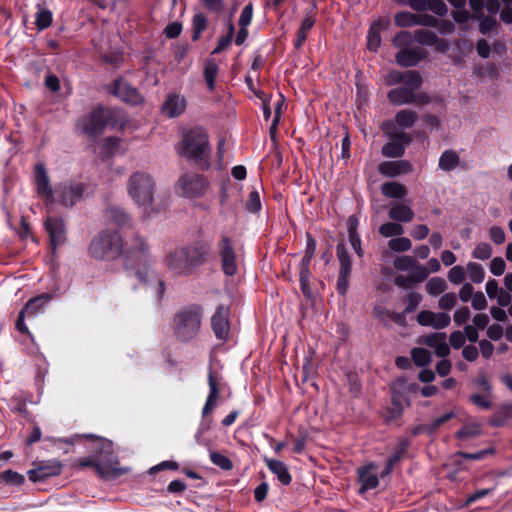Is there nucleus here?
Here are the masks:
<instances>
[{
	"label": "nucleus",
	"instance_id": "21",
	"mask_svg": "<svg viewBox=\"0 0 512 512\" xmlns=\"http://www.w3.org/2000/svg\"><path fill=\"white\" fill-rule=\"evenodd\" d=\"M113 93L121 100L130 104H137L141 102V96L137 90L131 87L128 83L120 80L115 82Z\"/></svg>",
	"mask_w": 512,
	"mask_h": 512
},
{
	"label": "nucleus",
	"instance_id": "56",
	"mask_svg": "<svg viewBox=\"0 0 512 512\" xmlns=\"http://www.w3.org/2000/svg\"><path fill=\"white\" fill-rule=\"evenodd\" d=\"M210 459L214 465H216L224 470H229L232 468V462L226 456H224L220 453H217L215 451H210Z\"/></svg>",
	"mask_w": 512,
	"mask_h": 512
},
{
	"label": "nucleus",
	"instance_id": "35",
	"mask_svg": "<svg viewBox=\"0 0 512 512\" xmlns=\"http://www.w3.org/2000/svg\"><path fill=\"white\" fill-rule=\"evenodd\" d=\"M414 38L419 44L427 46L437 44L439 40L434 32L425 29L415 31Z\"/></svg>",
	"mask_w": 512,
	"mask_h": 512
},
{
	"label": "nucleus",
	"instance_id": "52",
	"mask_svg": "<svg viewBox=\"0 0 512 512\" xmlns=\"http://www.w3.org/2000/svg\"><path fill=\"white\" fill-rule=\"evenodd\" d=\"M492 255V247L490 244L481 242L476 245L475 249L472 252V256L475 259L479 260H487Z\"/></svg>",
	"mask_w": 512,
	"mask_h": 512
},
{
	"label": "nucleus",
	"instance_id": "64",
	"mask_svg": "<svg viewBox=\"0 0 512 512\" xmlns=\"http://www.w3.org/2000/svg\"><path fill=\"white\" fill-rule=\"evenodd\" d=\"M246 208L250 212H258L261 208L260 196L257 191H252L246 203Z\"/></svg>",
	"mask_w": 512,
	"mask_h": 512
},
{
	"label": "nucleus",
	"instance_id": "38",
	"mask_svg": "<svg viewBox=\"0 0 512 512\" xmlns=\"http://www.w3.org/2000/svg\"><path fill=\"white\" fill-rule=\"evenodd\" d=\"M402 83L405 85L404 88L414 90L418 89L422 83L420 74L417 71L410 70L403 73Z\"/></svg>",
	"mask_w": 512,
	"mask_h": 512
},
{
	"label": "nucleus",
	"instance_id": "3",
	"mask_svg": "<svg viewBox=\"0 0 512 512\" xmlns=\"http://www.w3.org/2000/svg\"><path fill=\"white\" fill-rule=\"evenodd\" d=\"M88 253L98 261H114L123 253L122 238L115 231H102L91 240Z\"/></svg>",
	"mask_w": 512,
	"mask_h": 512
},
{
	"label": "nucleus",
	"instance_id": "36",
	"mask_svg": "<svg viewBox=\"0 0 512 512\" xmlns=\"http://www.w3.org/2000/svg\"><path fill=\"white\" fill-rule=\"evenodd\" d=\"M217 251L220 256V260L236 254L233 241L226 235H223L218 242Z\"/></svg>",
	"mask_w": 512,
	"mask_h": 512
},
{
	"label": "nucleus",
	"instance_id": "17",
	"mask_svg": "<svg viewBox=\"0 0 512 512\" xmlns=\"http://www.w3.org/2000/svg\"><path fill=\"white\" fill-rule=\"evenodd\" d=\"M187 102L184 96L173 93L169 94L162 104L161 110L169 118L180 116L186 110Z\"/></svg>",
	"mask_w": 512,
	"mask_h": 512
},
{
	"label": "nucleus",
	"instance_id": "44",
	"mask_svg": "<svg viewBox=\"0 0 512 512\" xmlns=\"http://www.w3.org/2000/svg\"><path fill=\"white\" fill-rule=\"evenodd\" d=\"M422 300V295L417 292H411L408 293L404 299L403 302L405 304L404 314L402 317H405L406 314L411 313L416 310L419 303Z\"/></svg>",
	"mask_w": 512,
	"mask_h": 512
},
{
	"label": "nucleus",
	"instance_id": "20",
	"mask_svg": "<svg viewBox=\"0 0 512 512\" xmlns=\"http://www.w3.org/2000/svg\"><path fill=\"white\" fill-rule=\"evenodd\" d=\"M46 228L48 230L53 250L56 246L61 245L65 241V227L61 219L49 218L46 220Z\"/></svg>",
	"mask_w": 512,
	"mask_h": 512
},
{
	"label": "nucleus",
	"instance_id": "55",
	"mask_svg": "<svg viewBox=\"0 0 512 512\" xmlns=\"http://www.w3.org/2000/svg\"><path fill=\"white\" fill-rule=\"evenodd\" d=\"M1 480L4 481L7 484L12 485H21L25 478L23 475L13 471V470H6L0 473Z\"/></svg>",
	"mask_w": 512,
	"mask_h": 512
},
{
	"label": "nucleus",
	"instance_id": "4",
	"mask_svg": "<svg viewBox=\"0 0 512 512\" xmlns=\"http://www.w3.org/2000/svg\"><path fill=\"white\" fill-rule=\"evenodd\" d=\"M188 159L202 162L210 154V146L207 133L201 128L188 131L183 136L181 152Z\"/></svg>",
	"mask_w": 512,
	"mask_h": 512
},
{
	"label": "nucleus",
	"instance_id": "15",
	"mask_svg": "<svg viewBox=\"0 0 512 512\" xmlns=\"http://www.w3.org/2000/svg\"><path fill=\"white\" fill-rule=\"evenodd\" d=\"M62 465L58 461L40 463L36 468L28 471L29 479L33 482L60 474Z\"/></svg>",
	"mask_w": 512,
	"mask_h": 512
},
{
	"label": "nucleus",
	"instance_id": "54",
	"mask_svg": "<svg viewBox=\"0 0 512 512\" xmlns=\"http://www.w3.org/2000/svg\"><path fill=\"white\" fill-rule=\"evenodd\" d=\"M52 23V13L44 8H39L36 14V25L39 29H45Z\"/></svg>",
	"mask_w": 512,
	"mask_h": 512
},
{
	"label": "nucleus",
	"instance_id": "31",
	"mask_svg": "<svg viewBox=\"0 0 512 512\" xmlns=\"http://www.w3.org/2000/svg\"><path fill=\"white\" fill-rule=\"evenodd\" d=\"M465 273L473 283H482L485 278L484 268L476 262H468L465 268Z\"/></svg>",
	"mask_w": 512,
	"mask_h": 512
},
{
	"label": "nucleus",
	"instance_id": "37",
	"mask_svg": "<svg viewBox=\"0 0 512 512\" xmlns=\"http://www.w3.org/2000/svg\"><path fill=\"white\" fill-rule=\"evenodd\" d=\"M180 320H193L203 317V309L197 304L185 306L178 314Z\"/></svg>",
	"mask_w": 512,
	"mask_h": 512
},
{
	"label": "nucleus",
	"instance_id": "39",
	"mask_svg": "<svg viewBox=\"0 0 512 512\" xmlns=\"http://www.w3.org/2000/svg\"><path fill=\"white\" fill-rule=\"evenodd\" d=\"M395 24L398 27H412L417 25V14L407 11L399 12L394 17Z\"/></svg>",
	"mask_w": 512,
	"mask_h": 512
},
{
	"label": "nucleus",
	"instance_id": "7",
	"mask_svg": "<svg viewBox=\"0 0 512 512\" xmlns=\"http://www.w3.org/2000/svg\"><path fill=\"white\" fill-rule=\"evenodd\" d=\"M110 116V111L101 107L95 108L78 121V127L83 134L96 137L104 132Z\"/></svg>",
	"mask_w": 512,
	"mask_h": 512
},
{
	"label": "nucleus",
	"instance_id": "12",
	"mask_svg": "<svg viewBox=\"0 0 512 512\" xmlns=\"http://www.w3.org/2000/svg\"><path fill=\"white\" fill-rule=\"evenodd\" d=\"M387 97L394 105H404L409 103L425 104L428 102L426 96L416 95L412 89L404 87L390 90Z\"/></svg>",
	"mask_w": 512,
	"mask_h": 512
},
{
	"label": "nucleus",
	"instance_id": "42",
	"mask_svg": "<svg viewBox=\"0 0 512 512\" xmlns=\"http://www.w3.org/2000/svg\"><path fill=\"white\" fill-rule=\"evenodd\" d=\"M481 433V424L469 423L463 426L457 433L456 437L459 439H468L478 436Z\"/></svg>",
	"mask_w": 512,
	"mask_h": 512
},
{
	"label": "nucleus",
	"instance_id": "29",
	"mask_svg": "<svg viewBox=\"0 0 512 512\" xmlns=\"http://www.w3.org/2000/svg\"><path fill=\"white\" fill-rule=\"evenodd\" d=\"M460 157L454 150H446L439 158V168L443 171H452L458 167Z\"/></svg>",
	"mask_w": 512,
	"mask_h": 512
},
{
	"label": "nucleus",
	"instance_id": "46",
	"mask_svg": "<svg viewBox=\"0 0 512 512\" xmlns=\"http://www.w3.org/2000/svg\"><path fill=\"white\" fill-rule=\"evenodd\" d=\"M221 267L225 275L234 276L238 272V260L236 254L221 259Z\"/></svg>",
	"mask_w": 512,
	"mask_h": 512
},
{
	"label": "nucleus",
	"instance_id": "47",
	"mask_svg": "<svg viewBox=\"0 0 512 512\" xmlns=\"http://www.w3.org/2000/svg\"><path fill=\"white\" fill-rule=\"evenodd\" d=\"M413 42V35L408 31H401L395 35L392 40L393 46L400 50L408 48Z\"/></svg>",
	"mask_w": 512,
	"mask_h": 512
},
{
	"label": "nucleus",
	"instance_id": "14",
	"mask_svg": "<svg viewBox=\"0 0 512 512\" xmlns=\"http://www.w3.org/2000/svg\"><path fill=\"white\" fill-rule=\"evenodd\" d=\"M419 342L432 348L435 355L438 357H446L450 353V347L447 343V336L445 333L436 332L423 336Z\"/></svg>",
	"mask_w": 512,
	"mask_h": 512
},
{
	"label": "nucleus",
	"instance_id": "11",
	"mask_svg": "<svg viewBox=\"0 0 512 512\" xmlns=\"http://www.w3.org/2000/svg\"><path fill=\"white\" fill-rule=\"evenodd\" d=\"M83 192V184L72 181L63 182L56 188L59 200L65 206H73L79 199H81Z\"/></svg>",
	"mask_w": 512,
	"mask_h": 512
},
{
	"label": "nucleus",
	"instance_id": "6",
	"mask_svg": "<svg viewBox=\"0 0 512 512\" xmlns=\"http://www.w3.org/2000/svg\"><path fill=\"white\" fill-rule=\"evenodd\" d=\"M112 443L109 440H100V453H107L110 455L107 462L99 461H84L81 463L82 466H93L97 474L104 479H114L126 472V469L118 467V461L111 453Z\"/></svg>",
	"mask_w": 512,
	"mask_h": 512
},
{
	"label": "nucleus",
	"instance_id": "49",
	"mask_svg": "<svg viewBox=\"0 0 512 512\" xmlns=\"http://www.w3.org/2000/svg\"><path fill=\"white\" fill-rule=\"evenodd\" d=\"M429 275V270L426 266L415 263L414 267L411 268L409 276L412 283L422 282Z\"/></svg>",
	"mask_w": 512,
	"mask_h": 512
},
{
	"label": "nucleus",
	"instance_id": "50",
	"mask_svg": "<svg viewBox=\"0 0 512 512\" xmlns=\"http://www.w3.org/2000/svg\"><path fill=\"white\" fill-rule=\"evenodd\" d=\"M388 246L391 250H393L395 252H405L411 248L412 243L406 237H397V238L391 239L388 242Z\"/></svg>",
	"mask_w": 512,
	"mask_h": 512
},
{
	"label": "nucleus",
	"instance_id": "60",
	"mask_svg": "<svg viewBox=\"0 0 512 512\" xmlns=\"http://www.w3.org/2000/svg\"><path fill=\"white\" fill-rule=\"evenodd\" d=\"M490 394L480 395L474 394L470 397L471 402L481 409L488 410L492 407V402L489 397Z\"/></svg>",
	"mask_w": 512,
	"mask_h": 512
},
{
	"label": "nucleus",
	"instance_id": "25",
	"mask_svg": "<svg viewBox=\"0 0 512 512\" xmlns=\"http://www.w3.org/2000/svg\"><path fill=\"white\" fill-rule=\"evenodd\" d=\"M388 214L390 219L400 222H410L414 218L413 210L403 203L393 204Z\"/></svg>",
	"mask_w": 512,
	"mask_h": 512
},
{
	"label": "nucleus",
	"instance_id": "40",
	"mask_svg": "<svg viewBox=\"0 0 512 512\" xmlns=\"http://www.w3.org/2000/svg\"><path fill=\"white\" fill-rule=\"evenodd\" d=\"M218 65L213 60H208L205 64V80L210 90H213L215 87V79L218 73Z\"/></svg>",
	"mask_w": 512,
	"mask_h": 512
},
{
	"label": "nucleus",
	"instance_id": "61",
	"mask_svg": "<svg viewBox=\"0 0 512 512\" xmlns=\"http://www.w3.org/2000/svg\"><path fill=\"white\" fill-rule=\"evenodd\" d=\"M457 298L456 294L449 292L443 294L439 299V307L443 310H450L456 304Z\"/></svg>",
	"mask_w": 512,
	"mask_h": 512
},
{
	"label": "nucleus",
	"instance_id": "1",
	"mask_svg": "<svg viewBox=\"0 0 512 512\" xmlns=\"http://www.w3.org/2000/svg\"><path fill=\"white\" fill-rule=\"evenodd\" d=\"M209 253L206 243H194L186 247L175 248L165 257L166 267L176 275H188L202 265Z\"/></svg>",
	"mask_w": 512,
	"mask_h": 512
},
{
	"label": "nucleus",
	"instance_id": "19",
	"mask_svg": "<svg viewBox=\"0 0 512 512\" xmlns=\"http://www.w3.org/2000/svg\"><path fill=\"white\" fill-rule=\"evenodd\" d=\"M425 57L426 52L421 48H404L396 54V62L403 67H411Z\"/></svg>",
	"mask_w": 512,
	"mask_h": 512
},
{
	"label": "nucleus",
	"instance_id": "59",
	"mask_svg": "<svg viewBox=\"0 0 512 512\" xmlns=\"http://www.w3.org/2000/svg\"><path fill=\"white\" fill-rule=\"evenodd\" d=\"M309 271L308 267H302L300 271V284L303 294L306 298L312 299L311 289L309 287Z\"/></svg>",
	"mask_w": 512,
	"mask_h": 512
},
{
	"label": "nucleus",
	"instance_id": "58",
	"mask_svg": "<svg viewBox=\"0 0 512 512\" xmlns=\"http://www.w3.org/2000/svg\"><path fill=\"white\" fill-rule=\"evenodd\" d=\"M212 329L220 340H226L229 336V322H212Z\"/></svg>",
	"mask_w": 512,
	"mask_h": 512
},
{
	"label": "nucleus",
	"instance_id": "26",
	"mask_svg": "<svg viewBox=\"0 0 512 512\" xmlns=\"http://www.w3.org/2000/svg\"><path fill=\"white\" fill-rule=\"evenodd\" d=\"M265 462L270 471L277 476L282 484L288 485L291 482V475L283 462L273 459H265Z\"/></svg>",
	"mask_w": 512,
	"mask_h": 512
},
{
	"label": "nucleus",
	"instance_id": "18",
	"mask_svg": "<svg viewBox=\"0 0 512 512\" xmlns=\"http://www.w3.org/2000/svg\"><path fill=\"white\" fill-rule=\"evenodd\" d=\"M408 400L405 396L393 392L391 407L387 408L384 413V418L387 423H392L398 420L404 411V408L408 406Z\"/></svg>",
	"mask_w": 512,
	"mask_h": 512
},
{
	"label": "nucleus",
	"instance_id": "9",
	"mask_svg": "<svg viewBox=\"0 0 512 512\" xmlns=\"http://www.w3.org/2000/svg\"><path fill=\"white\" fill-rule=\"evenodd\" d=\"M178 186L183 196L197 198L205 194L208 181L202 175L188 173L179 178Z\"/></svg>",
	"mask_w": 512,
	"mask_h": 512
},
{
	"label": "nucleus",
	"instance_id": "63",
	"mask_svg": "<svg viewBox=\"0 0 512 512\" xmlns=\"http://www.w3.org/2000/svg\"><path fill=\"white\" fill-rule=\"evenodd\" d=\"M506 263L503 258L495 257L490 262V271L495 276H500L505 272Z\"/></svg>",
	"mask_w": 512,
	"mask_h": 512
},
{
	"label": "nucleus",
	"instance_id": "48",
	"mask_svg": "<svg viewBox=\"0 0 512 512\" xmlns=\"http://www.w3.org/2000/svg\"><path fill=\"white\" fill-rule=\"evenodd\" d=\"M193 23V40H198L200 37V34L206 29L207 27V19L202 13H198L193 17L192 20Z\"/></svg>",
	"mask_w": 512,
	"mask_h": 512
},
{
	"label": "nucleus",
	"instance_id": "23",
	"mask_svg": "<svg viewBox=\"0 0 512 512\" xmlns=\"http://www.w3.org/2000/svg\"><path fill=\"white\" fill-rule=\"evenodd\" d=\"M468 339L470 342H475L478 340V329L473 325H467L464 329V333L461 331H455L450 335V343L451 346L455 349L461 348L465 339Z\"/></svg>",
	"mask_w": 512,
	"mask_h": 512
},
{
	"label": "nucleus",
	"instance_id": "34",
	"mask_svg": "<svg viewBox=\"0 0 512 512\" xmlns=\"http://www.w3.org/2000/svg\"><path fill=\"white\" fill-rule=\"evenodd\" d=\"M411 357L417 366H427L432 361L431 353L424 348H414L411 351Z\"/></svg>",
	"mask_w": 512,
	"mask_h": 512
},
{
	"label": "nucleus",
	"instance_id": "13",
	"mask_svg": "<svg viewBox=\"0 0 512 512\" xmlns=\"http://www.w3.org/2000/svg\"><path fill=\"white\" fill-rule=\"evenodd\" d=\"M51 299L52 295L49 293H43L30 299L20 311L17 320H23L25 317L32 318L39 316L45 310Z\"/></svg>",
	"mask_w": 512,
	"mask_h": 512
},
{
	"label": "nucleus",
	"instance_id": "32",
	"mask_svg": "<svg viewBox=\"0 0 512 512\" xmlns=\"http://www.w3.org/2000/svg\"><path fill=\"white\" fill-rule=\"evenodd\" d=\"M382 193L389 198H402L406 195V188L397 182H387L381 187Z\"/></svg>",
	"mask_w": 512,
	"mask_h": 512
},
{
	"label": "nucleus",
	"instance_id": "28",
	"mask_svg": "<svg viewBox=\"0 0 512 512\" xmlns=\"http://www.w3.org/2000/svg\"><path fill=\"white\" fill-rule=\"evenodd\" d=\"M386 26H387V22H385L383 20H378L371 25L369 34H368V43H367L369 50L375 51L378 49V47L381 44L380 32Z\"/></svg>",
	"mask_w": 512,
	"mask_h": 512
},
{
	"label": "nucleus",
	"instance_id": "43",
	"mask_svg": "<svg viewBox=\"0 0 512 512\" xmlns=\"http://www.w3.org/2000/svg\"><path fill=\"white\" fill-rule=\"evenodd\" d=\"M393 141L385 144L382 147V154L386 157H400L404 154V145L400 142Z\"/></svg>",
	"mask_w": 512,
	"mask_h": 512
},
{
	"label": "nucleus",
	"instance_id": "10",
	"mask_svg": "<svg viewBox=\"0 0 512 512\" xmlns=\"http://www.w3.org/2000/svg\"><path fill=\"white\" fill-rule=\"evenodd\" d=\"M337 257L340 263L339 276L337 280V289L341 295L347 292L349 286V277L351 274V261L344 244L337 245Z\"/></svg>",
	"mask_w": 512,
	"mask_h": 512
},
{
	"label": "nucleus",
	"instance_id": "33",
	"mask_svg": "<svg viewBox=\"0 0 512 512\" xmlns=\"http://www.w3.org/2000/svg\"><path fill=\"white\" fill-rule=\"evenodd\" d=\"M447 288L445 280L441 277H433L426 282V292L431 296H438Z\"/></svg>",
	"mask_w": 512,
	"mask_h": 512
},
{
	"label": "nucleus",
	"instance_id": "53",
	"mask_svg": "<svg viewBox=\"0 0 512 512\" xmlns=\"http://www.w3.org/2000/svg\"><path fill=\"white\" fill-rule=\"evenodd\" d=\"M447 277L452 284H461L466 277L465 268L460 265L453 266L449 270Z\"/></svg>",
	"mask_w": 512,
	"mask_h": 512
},
{
	"label": "nucleus",
	"instance_id": "51",
	"mask_svg": "<svg viewBox=\"0 0 512 512\" xmlns=\"http://www.w3.org/2000/svg\"><path fill=\"white\" fill-rule=\"evenodd\" d=\"M107 218L114 222L116 225L121 226L128 220V216L119 208L110 207L106 212Z\"/></svg>",
	"mask_w": 512,
	"mask_h": 512
},
{
	"label": "nucleus",
	"instance_id": "16",
	"mask_svg": "<svg viewBox=\"0 0 512 512\" xmlns=\"http://www.w3.org/2000/svg\"><path fill=\"white\" fill-rule=\"evenodd\" d=\"M35 179L37 184L38 195L44 198L47 202L52 203L54 201L53 190L50 185L47 171L43 164L36 165Z\"/></svg>",
	"mask_w": 512,
	"mask_h": 512
},
{
	"label": "nucleus",
	"instance_id": "62",
	"mask_svg": "<svg viewBox=\"0 0 512 512\" xmlns=\"http://www.w3.org/2000/svg\"><path fill=\"white\" fill-rule=\"evenodd\" d=\"M490 239L497 245H501L506 240V235L504 230L500 226H492L489 229Z\"/></svg>",
	"mask_w": 512,
	"mask_h": 512
},
{
	"label": "nucleus",
	"instance_id": "27",
	"mask_svg": "<svg viewBox=\"0 0 512 512\" xmlns=\"http://www.w3.org/2000/svg\"><path fill=\"white\" fill-rule=\"evenodd\" d=\"M208 384L210 391L202 410L203 416L208 415L214 409L219 395L218 385L212 373H209L208 375Z\"/></svg>",
	"mask_w": 512,
	"mask_h": 512
},
{
	"label": "nucleus",
	"instance_id": "57",
	"mask_svg": "<svg viewBox=\"0 0 512 512\" xmlns=\"http://www.w3.org/2000/svg\"><path fill=\"white\" fill-rule=\"evenodd\" d=\"M415 263L411 256H399L394 260V267L400 271H410Z\"/></svg>",
	"mask_w": 512,
	"mask_h": 512
},
{
	"label": "nucleus",
	"instance_id": "24",
	"mask_svg": "<svg viewBox=\"0 0 512 512\" xmlns=\"http://www.w3.org/2000/svg\"><path fill=\"white\" fill-rule=\"evenodd\" d=\"M359 479L361 487L359 492L365 493L367 490L374 489L378 486L379 480L375 473V466L370 464L359 471Z\"/></svg>",
	"mask_w": 512,
	"mask_h": 512
},
{
	"label": "nucleus",
	"instance_id": "5",
	"mask_svg": "<svg viewBox=\"0 0 512 512\" xmlns=\"http://www.w3.org/2000/svg\"><path fill=\"white\" fill-rule=\"evenodd\" d=\"M128 193L142 207H149L153 201L154 182L143 172H135L129 178Z\"/></svg>",
	"mask_w": 512,
	"mask_h": 512
},
{
	"label": "nucleus",
	"instance_id": "8",
	"mask_svg": "<svg viewBox=\"0 0 512 512\" xmlns=\"http://www.w3.org/2000/svg\"><path fill=\"white\" fill-rule=\"evenodd\" d=\"M417 118V113L412 110H400L396 113L394 121H387L382 124V129L391 138L401 140L402 143H409L410 137L404 132L397 131L396 126L410 128L414 125Z\"/></svg>",
	"mask_w": 512,
	"mask_h": 512
},
{
	"label": "nucleus",
	"instance_id": "41",
	"mask_svg": "<svg viewBox=\"0 0 512 512\" xmlns=\"http://www.w3.org/2000/svg\"><path fill=\"white\" fill-rule=\"evenodd\" d=\"M455 416H456V413L454 411L447 412L444 415L435 418L429 424H426L424 429L427 434H432L440 426H442L444 423L448 422L449 420L453 419Z\"/></svg>",
	"mask_w": 512,
	"mask_h": 512
},
{
	"label": "nucleus",
	"instance_id": "30",
	"mask_svg": "<svg viewBox=\"0 0 512 512\" xmlns=\"http://www.w3.org/2000/svg\"><path fill=\"white\" fill-rule=\"evenodd\" d=\"M174 329L179 338L189 340L197 333L199 322H177Z\"/></svg>",
	"mask_w": 512,
	"mask_h": 512
},
{
	"label": "nucleus",
	"instance_id": "2",
	"mask_svg": "<svg viewBox=\"0 0 512 512\" xmlns=\"http://www.w3.org/2000/svg\"><path fill=\"white\" fill-rule=\"evenodd\" d=\"M126 271L128 276L132 280H136L141 287L153 290L158 298L163 295V282L151 267L148 255H130L126 264Z\"/></svg>",
	"mask_w": 512,
	"mask_h": 512
},
{
	"label": "nucleus",
	"instance_id": "45",
	"mask_svg": "<svg viewBox=\"0 0 512 512\" xmlns=\"http://www.w3.org/2000/svg\"><path fill=\"white\" fill-rule=\"evenodd\" d=\"M403 232V226L395 222L385 223L379 228V233L384 237L400 236Z\"/></svg>",
	"mask_w": 512,
	"mask_h": 512
},
{
	"label": "nucleus",
	"instance_id": "22",
	"mask_svg": "<svg viewBox=\"0 0 512 512\" xmlns=\"http://www.w3.org/2000/svg\"><path fill=\"white\" fill-rule=\"evenodd\" d=\"M412 170V166L407 161H387L379 166V172L389 177H395L400 174L408 173Z\"/></svg>",
	"mask_w": 512,
	"mask_h": 512
}]
</instances>
